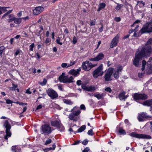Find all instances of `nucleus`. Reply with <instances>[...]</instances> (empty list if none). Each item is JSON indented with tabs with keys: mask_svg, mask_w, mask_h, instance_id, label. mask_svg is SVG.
Here are the masks:
<instances>
[{
	"mask_svg": "<svg viewBox=\"0 0 152 152\" xmlns=\"http://www.w3.org/2000/svg\"><path fill=\"white\" fill-rule=\"evenodd\" d=\"M152 39H149L145 45L139 48L135 54V58L133 60V64L136 67H139L140 65V61L143 57L147 58L150 56L151 53L152 49Z\"/></svg>",
	"mask_w": 152,
	"mask_h": 152,
	"instance_id": "1",
	"label": "nucleus"
},
{
	"mask_svg": "<svg viewBox=\"0 0 152 152\" xmlns=\"http://www.w3.org/2000/svg\"><path fill=\"white\" fill-rule=\"evenodd\" d=\"M142 34L145 32H152V20L149 22H148L140 30Z\"/></svg>",
	"mask_w": 152,
	"mask_h": 152,
	"instance_id": "2",
	"label": "nucleus"
},
{
	"mask_svg": "<svg viewBox=\"0 0 152 152\" xmlns=\"http://www.w3.org/2000/svg\"><path fill=\"white\" fill-rule=\"evenodd\" d=\"M113 68H109L107 72H106L104 76V78L105 81H111L113 80L112 75L113 73Z\"/></svg>",
	"mask_w": 152,
	"mask_h": 152,
	"instance_id": "3",
	"label": "nucleus"
},
{
	"mask_svg": "<svg viewBox=\"0 0 152 152\" xmlns=\"http://www.w3.org/2000/svg\"><path fill=\"white\" fill-rule=\"evenodd\" d=\"M96 65V64H93L91 62L88 61H86L83 62L82 64V67L83 69L86 71H88L91 69Z\"/></svg>",
	"mask_w": 152,
	"mask_h": 152,
	"instance_id": "4",
	"label": "nucleus"
},
{
	"mask_svg": "<svg viewBox=\"0 0 152 152\" xmlns=\"http://www.w3.org/2000/svg\"><path fill=\"white\" fill-rule=\"evenodd\" d=\"M103 65L101 64L93 72V76L94 77L97 78L99 76H102L103 73L102 71Z\"/></svg>",
	"mask_w": 152,
	"mask_h": 152,
	"instance_id": "5",
	"label": "nucleus"
},
{
	"mask_svg": "<svg viewBox=\"0 0 152 152\" xmlns=\"http://www.w3.org/2000/svg\"><path fill=\"white\" fill-rule=\"evenodd\" d=\"M51 123L52 126L56 127L59 128L60 131H62L64 130V127L59 120L51 121Z\"/></svg>",
	"mask_w": 152,
	"mask_h": 152,
	"instance_id": "6",
	"label": "nucleus"
},
{
	"mask_svg": "<svg viewBox=\"0 0 152 152\" xmlns=\"http://www.w3.org/2000/svg\"><path fill=\"white\" fill-rule=\"evenodd\" d=\"M131 136L138 138L151 139V136L145 134H138L135 132H132L130 134Z\"/></svg>",
	"mask_w": 152,
	"mask_h": 152,
	"instance_id": "7",
	"label": "nucleus"
},
{
	"mask_svg": "<svg viewBox=\"0 0 152 152\" xmlns=\"http://www.w3.org/2000/svg\"><path fill=\"white\" fill-rule=\"evenodd\" d=\"M80 110H77V111H74L69 116V119L72 120L77 121L78 120L77 116L80 113Z\"/></svg>",
	"mask_w": 152,
	"mask_h": 152,
	"instance_id": "8",
	"label": "nucleus"
},
{
	"mask_svg": "<svg viewBox=\"0 0 152 152\" xmlns=\"http://www.w3.org/2000/svg\"><path fill=\"white\" fill-rule=\"evenodd\" d=\"M47 93L52 99H54L58 96V95L56 92L51 89H48L47 91Z\"/></svg>",
	"mask_w": 152,
	"mask_h": 152,
	"instance_id": "9",
	"label": "nucleus"
},
{
	"mask_svg": "<svg viewBox=\"0 0 152 152\" xmlns=\"http://www.w3.org/2000/svg\"><path fill=\"white\" fill-rule=\"evenodd\" d=\"M42 129L43 133L46 134H50L52 132L51 127L48 124L42 126Z\"/></svg>",
	"mask_w": 152,
	"mask_h": 152,
	"instance_id": "10",
	"label": "nucleus"
},
{
	"mask_svg": "<svg viewBox=\"0 0 152 152\" xmlns=\"http://www.w3.org/2000/svg\"><path fill=\"white\" fill-rule=\"evenodd\" d=\"M134 98L135 100H145L147 99L148 96L145 94H139L136 93L134 94Z\"/></svg>",
	"mask_w": 152,
	"mask_h": 152,
	"instance_id": "11",
	"label": "nucleus"
},
{
	"mask_svg": "<svg viewBox=\"0 0 152 152\" xmlns=\"http://www.w3.org/2000/svg\"><path fill=\"white\" fill-rule=\"evenodd\" d=\"M151 117L148 115L146 113H142L139 114L137 117V119L139 121H143L145 118Z\"/></svg>",
	"mask_w": 152,
	"mask_h": 152,
	"instance_id": "12",
	"label": "nucleus"
},
{
	"mask_svg": "<svg viewBox=\"0 0 152 152\" xmlns=\"http://www.w3.org/2000/svg\"><path fill=\"white\" fill-rule=\"evenodd\" d=\"M44 10L43 7L39 6L36 7L33 10V14L34 15H37L40 13Z\"/></svg>",
	"mask_w": 152,
	"mask_h": 152,
	"instance_id": "13",
	"label": "nucleus"
},
{
	"mask_svg": "<svg viewBox=\"0 0 152 152\" xmlns=\"http://www.w3.org/2000/svg\"><path fill=\"white\" fill-rule=\"evenodd\" d=\"M104 54L102 53H99L97 56L94 58H91L89 59L90 61H97L102 60L104 58Z\"/></svg>",
	"mask_w": 152,
	"mask_h": 152,
	"instance_id": "14",
	"label": "nucleus"
},
{
	"mask_svg": "<svg viewBox=\"0 0 152 152\" xmlns=\"http://www.w3.org/2000/svg\"><path fill=\"white\" fill-rule=\"evenodd\" d=\"M119 37V36L118 34L112 39L111 42V45H110V47L111 48H113L114 47L116 46L117 45Z\"/></svg>",
	"mask_w": 152,
	"mask_h": 152,
	"instance_id": "15",
	"label": "nucleus"
},
{
	"mask_svg": "<svg viewBox=\"0 0 152 152\" xmlns=\"http://www.w3.org/2000/svg\"><path fill=\"white\" fill-rule=\"evenodd\" d=\"M122 69V67H119L116 70L114 71L113 76L115 79H117L119 77V74L121 72Z\"/></svg>",
	"mask_w": 152,
	"mask_h": 152,
	"instance_id": "16",
	"label": "nucleus"
},
{
	"mask_svg": "<svg viewBox=\"0 0 152 152\" xmlns=\"http://www.w3.org/2000/svg\"><path fill=\"white\" fill-rule=\"evenodd\" d=\"M65 73H63L59 77V80L61 82H63V83H65L66 82V80L67 78L66 76H65Z\"/></svg>",
	"mask_w": 152,
	"mask_h": 152,
	"instance_id": "17",
	"label": "nucleus"
},
{
	"mask_svg": "<svg viewBox=\"0 0 152 152\" xmlns=\"http://www.w3.org/2000/svg\"><path fill=\"white\" fill-rule=\"evenodd\" d=\"M4 126H5L6 128V130L7 131H10L11 128V125L10 123L8 122L7 120H6L5 121Z\"/></svg>",
	"mask_w": 152,
	"mask_h": 152,
	"instance_id": "18",
	"label": "nucleus"
},
{
	"mask_svg": "<svg viewBox=\"0 0 152 152\" xmlns=\"http://www.w3.org/2000/svg\"><path fill=\"white\" fill-rule=\"evenodd\" d=\"M147 66L148 67L145 70L146 73L148 75L152 74V65Z\"/></svg>",
	"mask_w": 152,
	"mask_h": 152,
	"instance_id": "19",
	"label": "nucleus"
},
{
	"mask_svg": "<svg viewBox=\"0 0 152 152\" xmlns=\"http://www.w3.org/2000/svg\"><path fill=\"white\" fill-rule=\"evenodd\" d=\"M67 78L66 80V83H71L74 82L75 81H73L74 79L72 76H71L69 77L68 76H66Z\"/></svg>",
	"mask_w": 152,
	"mask_h": 152,
	"instance_id": "20",
	"label": "nucleus"
},
{
	"mask_svg": "<svg viewBox=\"0 0 152 152\" xmlns=\"http://www.w3.org/2000/svg\"><path fill=\"white\" fill-rule=\"evenodd\" d=\"M69 73L70 74L73 75L74 77L76 76L77 75L79 74V72H77V71L72 69L69 72Z\"/></svg>",
	"mask_w": 152,
	"mask_h": 152,
	"instance_id": "21",
	"label": "nucleus"
},
{
	"mask_svg": "<svg viewBox=\"0 0 152 152\" xmlns=\"http://www.w3.org/2000/svg\"><path fill=\"white\" fill-rule=\"evenodd\" d=\"M143 104L145 106H150L152 105V99L146 100L144 102Z\"/></svg>",
	"mask_w": 152,
	"mask_h": 152,
	"instance_id": "22",
	"label": "nucleus"
},
{
	"mask_svg": "<svg viewBox=\"0 0 152 152\" xmlns=\"http://www.w3.org/2000/svg\"><path fill=\"white\" fill-rule=\"evenodd\" d=\"M105 4L104 3H101L99 4L97 11H99L105 7Z\"/></svg>",
	"mask_w": 152,
	"mask_h": 152,
	"instance_id": "23",
	"label": "nucleus"
},
{
	"mask_svg": "<svg viewBox=\"0 0 152 152\" xmlns=\"http://www.w3.org/2000/svg\"><path fill=\"white\" fill-rule=\"evenodd\" d=\"M125 92L121 93L119 94V97L121 100L123 99L125 100L126 99V97L125 96Z\"/></svg>",
	"mask_w": 152,
	"mask_h": 152,
	"instance_id": "24",
	"label": "nucleus"
},
{
	"mask_svg": "<svg viewBox=\"0 0 152 152\" xmlns=\"http://www.w3.org/2000/svg\"><path fill=\"white\" fill-rule=\"evenodd\" d=\"M118 133L120 134H126V132L124 129H123L122 128H119L118 129Z\"/></svg>",
	"mask_w": 152,
	"mask_h": 152,
	"instance_id": "25",
	"label": "nucleus"
},
{
	"mask_svg": "<svg viewBox=\"0 0 152 152\" xmlns=\"http://www.w3.org/2000/svg\"><path fill=\"white\" fill-rule=\"evenodd\" d=\"M94 96L95 97L97 98L98 99H101L104 96L103 94H95Z\"/></svg>",
	"mask_w": 152,
	"mask_h": 152,
	"instance_id": "26",
	"label": "nucleus"
},
{
	"mask_svg": "<svg viewBox=\"0 0 152 152\" xmlns=\"http://www.w3.org/2000/svg\"><path fill=\"white\" fill-rule=\"evenodd\" d=\"M86 128V126L85 125H83L78 129L77 132H81L84 130Z\"/></svg>",
	"mask_w": 152,
	"mask_h": 152,
	"instance_id": "27",
	"label": "nucleus"
},
{
	"mask_svg": "<svg viewBox=\"0 0 152 152\" xmlns=\"http://www.w3.org/2000/svg\"><path fill=\"white\" fill-rule=\"evenodd\" d=\"M96 89L95 88L94 86H90L88 87L87 91L93 92Z\"/></svg>",
	"mask_w": 152,
	"mask_h": 152,
	"instance_id": "28",
	"label": "nucleus"
},
{
	"mask_svg": "<svg viewBox=\"0 0 152 152\" xmlns=\"http://www.w3.org/2000/svg\"><path fill=\"white\" fill-rule=\"evenodd\" d=\"M22 18H15L14 20V22L16 24H20L21 22Z\"/></svg>",
	"mask_w": 152,
	"mask_h": 152,
	"instance_id": "29",
	"label": "nucleus"
},
{
	"mask_svg": "<svg viewBox=\"0 0 152 152\" xmlns=\"http://www.w3.org/2000/svg\"><path fill=\"white\" fill-rule=\"evenodd\" d=\"M6 134L4 136V138L6 140H7V137H10L11 135V133L10 132V131H7L6 130Z\"/></svg>",
	"mask_w": 152,
	"mask_h": 152,
	"instance_id": "30",
	"label": "nucleus"
},
{
	"mask_svg": "<svg viewBox=\"0 0 152 152\" xmlns=\"http://www.w3.org/2000/svg\"><path fill=\"white\" fill-rule=\"evenodd\" d=\"M64 102L66 104L71 105L72 104V102L71 100H68L66 99H63Z\"/></svg>",
	"mask_w": 152,
	"mask_h": 152,
	"instance_id": "31",
	"label": "nucleus"
},
{
	"mask_svg": "<svg viewBox=\"0 0 152 152\" xmlns=\"http://www.w3.org/2000/svg\"><path fill=\"white\" fill-rule=\"evenodd\" d=\"M12 87H10V90L13 91H15L16 90V88L18 87V86L17 85H15L13 83L12 84Z\"/></svg>",
	"mask_w": 152,
	"mask_h": 152,
	"instance_id": "32",
	"label": "nucleus"
},
{
	"mask_svg": "<svg viewBox=\"0 0 152 152\" xmlns=\"http://www.w3.org/2000/svg\"><path fill=\"white\" fill-rule=\"evenodd\" d=\"M138 25H137L135 29H134V33L132 35V36L133 37H137V34H136V32L137 31V28L138 27Z\"/></svg>",
	"mask_w": 152,
	"mask_h": 152,
	"instance_id": "33",
	"label": "nucleus"
},
{
	"mask_svg": "<svg viewBox=\"0 0 152 152\" xmlns=\"http://www.w3.org/2000/svg\"><path fill=\"white\" fill-rule=\"evenodd\" d=\"M146 61L145 60H143L142 61V71H143L145 69V66L146 65Z\"/></svg>",
	"mask_w": 152,
	"mask_h": 152,
	"instance_id": "34",
	"label": "nucleus"
},
{
	"mask_svg": "<svg viewBox=\"0 0 152 152\" xmlns=\"http://www.w3.org/2000/svg\"><path fill=\"white\" fill-rule=\"evenodd\" d=\"M123 5L122 4H118L115 7L116 10H118L121 9L123 6Z\"/></svg>",
	"mask_w": 152,
	"mask_h": 152,
	"instance_id": "35",
	"label": "nucleus"
},
{
	"mask_svg": "<svg viewBox=\"0 0 152 152\" xmlns=\"http://www.w3.org/2000/svg\"><path fill=\"white\" fill-rule=\"evenodd\" d=\"M9 7H1L0 6V11L2 12H6L7 11V10H6V8H9Z\"/></svg>",
	"mask_w": 152,
	"mask_h": 152,
	"instance_id": "36",
	"label": "nucleus"
},
{
	"mask_svg": "<svg viewBox=\"0 0 152 152\" xmlns=\"http://www.w3.org/2000/svg\"><path fill=\"white\" fill-rule=\"evenodd\" d=\"M148 65H152V57L150 58L147 62V66Z\"/></svg>",
	"mask_w": 152,
	"mask_h": 152,
	"instance_id": "37",
	"label": "nucleus"
},
{
	"mask_svg": "<svg viewBox=\"0 0 152 152\" xmlns=\"http://www.w3.org/2000/svg\"><path fill=\"white\" fill-rule=\"evenodd\" d=\"M105 91L109 93H111L112 91L111 89L109 87H107L105 89Z\"/></svg>",
	"mask_w": 152,
	"mask_h": 152,
	"instance_id": "38",
	"label": "nucleus"
},
{
	"mask_svg": "<svg viewBox=\"0 0 152 152\" xmlns=\"http://www.w3.org/2000/svg\"><path fill=\"white\" fill-rule=\"evenodd\" d=\"M88 134L89 135L92 136L93 135L94 133L93 132V130L92 129H90L88 131Z\"/></svg>",
	"mask_w": 152,
	"mask_h": 152,
	"instance_id": "39",
	"label": "nucleus"
},
{
	"mask_svg": "<svg viewBox=\"0 0 152 152\" xmlns=\"http://www.w3.org/2000/svg\"><path fill=\"white\" fill-rule=\"evenodd\" d=\"M47 80L46 79H43V81L42 82H41L40 83V84H41L42 86H43L45 85L47 83Z\"/></svg>",
	"mask_w": 152,
	"mask_h": 152,
	"instance_id": "40",
	"label": "nucleus"
},
{
	"mask_svg": "<svg viewBox=\"0 0 152 152\" xmlns=\"http://www.w3.org/2000/svg\"><path fill=\"white\" fill-rule=\"evenodd\" d=\"M82 89H84V90L87 91L88 87L86 86V85H85L84 84H82Z\"/></svg>",
	"mask_w": 152,
	"mask_h": 152,
	"instance_id": "41",
	"label": "nucleus"
},
{
	"mask_svg": "<svg viewBox=\"0 0 152 152\" xmlns=\"http://www.w3.org/2000/svg\"><path fill=\"white\" fill-rule=\"evenodd\" d=\"M5 49L4 47L3 46H1L0 47V54L1 55L3 53V50Z\"/></svg>",
	"mask_w": 152,
	"mask_h": 152,
	"instance_id": "42",
	"label": "nucleus"
},
{
	"mask_svg": "<svg viewBox=\"0 0 152 152\" xmlns=\"http://www.w3.org/2000/svg\"><path fill=\"white\" fill-rule=\"evenodd\" d=\"M60 39L59 37H58L57 39L56 40V42L57 43L60 44V45H62V43L61 42H60Z\"/></svg>",
	"mask_w": 152,
	"mask_h": 152,
	"instance_id": "43",
	"label": "nucleus"
},
{
	"mask_svg": "<svg viewBox=\"0 0 152 152\" xmlns=\"http://www.w3.org/2000/svg\"><path fill=\"white\" fill-rule=\"evenodd\" d=\"M34 43H32L30 46V48L29 50L31 51H33V48L34 47Z\"/></svg>",
	"mask_w": 152,
	"mask_h": 152,
	"instance_id": "44",
	"label": "nucleus"
},
{
	"mask_svg": "<svg viewBox=\"0 0 152 152\" xmlns=\"http://www.w3.org/2000/svg\"><path fill=\"white\" fill-rule=\"evenodd\" d=\"M88 142V140L87 139H86L83 141L82 143L83 145H86L87 144Z\"/></svg>",
	"mask_w": 152,
	"mask_h": 152,
	"instance_id": "45",
	"label": "nucleus"
},
{
	"mask_svg": "<svg viewBox=\"0 0 152 152\" xmlns=\"http://www.w3.org/2000/svg\"><path fill=\"white\" fill-rule=\"evenodd\" d=\"M52 141V140L50 139H49L47 140L45 142V145H48Z\"/></svg>",
	"mask_w": 152,
	"mask_h": 152,
	"instance_id": "46",
	"label": "nucleus"
},
{
	"mask_svg": "<svg viewBox=\"0 0 152 152\" xmlns=\"http://www.w3.org/2000/svg\"><path fill=\"white\" fill-rule=\"evenodd\" d=\"M69 131L70 132H73L75 134H76L77 132V131L73 130V128H72V127H70V128L69 130Z\"/></svg>",
	"mask_w": 152,
	"mask_h": 152,
	"instance_id": "47",
	"label": "nucleus"
},
{
	"mask_svg": "<svg viewBox=\"0 0 152 152\" xmlns=\"http://www.w3.org/2000/svg\"><path fill=\"white\" fill-rule=\"evenodd\" d=\"M15 146H12V151L14 152H17V149Z\"/></svg>",
	"mask_w": 152,
	"mask_h": 152,
	"instance_id": "48",
	"label": "nucleus"
},
{
	"mask_svg": "<svg viewBox=\"0 0 152 152\" xmlns=\"http://www.w3.org/2000/svg\"><path fill=\"white\" fill-rule=\"evenodd\" d=\"M78 86H80L82 85V81L80 80H77L76 82Z\"/></svg>",
	"mask_w": 152,
	"mask_h": 152,
	"instance_id": "49",
	"label": "nucleus"
},
{
	"mask_svg": "<svg viewBox=\"0 0 152 152\" xmlns=\"http://www.w3.org/2000/svg\"><path fill=\"white\" fill-rule=\"evenodd\" d=\"M95 22L93 20H91L90 22V25L91 26H94L95 25Z\"/></svg>",
	"mask_w": 152,
	"mask_h": 152,
	"instance_id": "50",
	"label": "nucleus"
},
{
	"mask_svg": "<svg viewBox=\"0 0 152 152\" xmlns=\"http://www.w3.org/2000/svg\"><path fill=\"white\" fill-rule=\"evenodd\" d=\"M90 150L88 147H86L83 151V152H88Z\"/></svg>",
	"mask_w": 152,
	"mask_h": 152,
	"instance_id": "51",
	"label": "nucleus"
},
{
	"mask_svg": "<svg viewBox=\"0 0 152 152\" xmlns=\"http://www.w3.org/2000/svg\"><path fill=\"white\" fill-rule=\"evenodd\" d=\"M144 73H139L138 74V77L140 78L142 77L143 76Z\"/></svg>",
	"mask_w": 152,
	"mask_h": 152,
	"instance_id": "52",
	"label": "nucleus"
},
{
	"mask_svg": "<svg viewBox=\"0 0 152 152\" xmlns=\"http://www.w3.org/2000/svg\"><path fill=\"white\" fill-rule=\"evenodd\" d=\"M101 27L99 29V31L100 32H102L103 30V25L102 23H101Z\"/></svg>",
	"mask_w": 152,
	"mask_h": 152,
	"instance_id": "53",
	"label": "nucleus"
},
{
	"mask_svg": "<svg viewBox=\"0 0 152 152\" xmlns=\"http://www.w3.org/2000/svg\"><path fill=\"white\" fill-rule=\"evenodd\" d=\"M121 20V18L119 17L115 18V20L116 22H119Z\"/></svg>",
	"mask_w": 152,
	"mask_h": 152,
	"instance_id": "54",
	"label": "nucleus"
},
{
	"mask_svg": "<svg viewBox=\"0 0 152 152\" xmlns=\"http://www.w3.org/2000/svg\"><path fill=\"white\" fill-rule=\"evenodd\" d=\"M80 108L81 110H85L86 107L84 104H81L80 106Z\"/></svg>",
	"mask_w": 152,
	"mask_h": 152,
	"instance_id": "55",
	"label": "nucleus"
},
{
	"mask_svg": "<svg viewBox=\"0 0 152 152\" xmlns=\"http://www.w3.org/2000/svg\"><path fill=\"white\" fill-rule=\"evenodd\" d=\"M9 19H12L15 18V17H14V15L13 14H10L9 15Z\"/></svg>",
	"mask_w": 152,
	"mask_h": 152,
	"instance_id": "56",
	"label": "nucleus"
},
{
	"mask_svg": "<svg viewBox=\"0 0 152 152\" xmlns=\"http://www.w3.org/2000/svg\"><path fill=\"white\" fill-rule=\"evenodd\" d=\"M77 42V39L75 37H73V44H75Z\"/></svg>",
	"mask_w": 152,
	"mask_h": 152,
	"instance_id": "57",
	"label": "nucleus"
},
{
	"mask_svg": "<svg viewBox=\"0 0 152 152\" xmlns=\"http://www.w3.org/2000/svg\"><path fill=\"white\" fill-rule=\"evenodd\" d=\"M51 41V40L49 38H47L46 41H45V43L46 44H48Z\"/></svg>",
	"mask_w": 152,
	"mask_h": 152,
	"instance_id": "58",
	"label": "nucleus"
},
{
	"mask_svg": "<svg viewBox=\"0 0 152 152\" xmlns=\"http://www.w3.org/2000/svg\"><path fill=\"white\" fill-rule=\"evenodd\" d=\"M140 20H136L133 23V24H132V25H131V26L132 27H133V26L135 24V23H140Z\"/></svg>",
	"mask_w": 152,
	"mask_h": 152,
	"instance_id": "59",
	"label": "nucleus"
},
{
	"mask_svg": "<svg viewBox=\"0 0 152 152\" xmlns=\"http://www.w3.org/2000/svg\"><path fill=\"white\" fill-rule=\"evenodd\" d=\"M12 103V101L10 100V99H7L6 100V103L7 104H10V103Z\"/></svg>",
	"mask_w": 152,
	"mask_h": 152,
	"instance_id": "60",
	"label": "nucleus"
},
{
	"mask_svg": "<svg viewBox=\"0 0 152 152\" xmlns=\"http://www.w3.org/2000/svg\"><path fill=\"white\" fill-rule=\"evenodd\" d=\"M133 32H134V29L133 30L132 29L129 30V35H130L132 33H133Z\"/></svg>",
	"mask_w": 152,
	"mask_h": 152,
	"instance_id": "61",
	"label": "nucleus"
},
{
	"mask_svg": "<svg viewBox=\"0 0 152 152\" xmlns=\"http://www.w3.org/2000/svg\"><path fill=\"white\" fill-rule=\"evenodd\" d=\"M67 64L66 63H63L61 64V66L62 67H65L67 66Z\"/></svg>",
	"mask_w": 152,
	"mask_h": 152,
	"instance_id": "62",
	"label": "nucleus"
},
{
	"mask_svg": "<svg viewBox=\"0 0 152 152\" xmlns=\"http://www.w3.org/2000/svg\"><path fill=\"white\" fill-rule=\"evenodd\" d=\"M51 150H53V149H52V148L50 147V148H47L45 149L44 150V151L46 152L47 151H48Z\"/></svg>",
	"mask_w": 152,
	"mask_h": 152,
	"instance_id": "63",
	"label": "nucleus"
},
{
	"mask_svg": "<svg viewBox=\"0 0 152 152\" xmlns=\"http://www.w3.org/2000/svg\"><path fill=\"white\" fill-rule=\"evenodd\" d=\"M22 12L20 11L19 13L17 14V16L18 17H20L22 15Z\"/></svg>",
	"mask_w": 152,
	"mask_h": 152,
	"instance_id": "64",
	"label": "nucleus"
}]
</instances>
